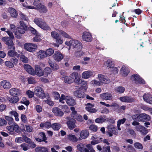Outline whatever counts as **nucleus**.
<instances>
[{
    "mask_svg": "<svg viewBox=\"0 0 152 152\" xmlns=\"http://www.w3.org/2000/svg\"><path fill=\"white\" fill-rule=\"evenodd\" d=\"M65 44L69 46V50L71 48L80 50L82 48V43L80 42L75 39H72L69 41H66Z\"/></svg>",
    "mask_w": 152,
    "mask_h": 152,
    "instance_id": "obj_1",
    "label": "nucleus"
},
{
    "mask_svg": "<svg viewBox=\"0 0 152 152\" xmlns=\"http://www.w3.org/2000/svg\"><path fill=\"white\" fill-rule=\"evenodd\" d=\"M77 150L80 152H95L92 146L90 144L86 145V146L83 143H80L77 146Z\"/></svg>",
    "mask_w": 152,
    "mask_h": 152,
    "instance_id": "obj_2",
    "label": "nucleus"
},
{
    "mask_svg": "<svg viewBox=\"0 0 152 152\" xmlns=\"http://www.w3.org/2000/svg\"><path fill=\"white\" fill-rule=\"evenodd\" d=\"M24 47L26 50L31 52H34L37 48L36 45L30 43L25 44Z\"/></svg>",
    "mask_w": 152,
    "mask_h": 152,
    "instance_id": "obj_3",
    "label": "nucleus"
},
{
    "mask_svg": "<svg viewBox=\"0 0 152 152\" xmlns=\"http://www.w3.org/2000/svg\"><path fill=\"white\" fill-rule=\"evenodd\" d=\"M34 93L36 96L39 97L43 98L45 96L43 89L40 87H36L34 90Z\"/></svg>",
    "mask_w": 152,
    "mask_h": 152,
    "instance_id": "obj_4",
    "label": "nucleus"
},
{
    "mask_svg": "<svg viewBox=\"0 0 152 152\" xmlns=\"http://www.w3.org/2000/svg\"><path fill=\"white\" fill-rule=\"evenodd\" d=\"M150 116L145 113H141L139 114L138 121H149L151 120Z\"/></svg>",
    "mask_w": 152,
    "mask_h": 152,
    "instance_id": "obj_5",
    "label": "nucleus"
},
{
    "mask_svg": "<svg viewBox=\"0 0 152 152\" xmlns=\"http://www.w3.org/2000/svg\"><path fill=\"white\" fill-rule=\"evenodd\" d=\"M98 78L100 81L102 83V85L103 83H108L111 81L110 79L106 76L101 74L98 75Z\"/></svg>",
    "mask_w": 152,
    "mask_h": 152,
    "instance_id": "obj_6",
    "label": "nucleus"
},
{
    "mask_svg": "<svg viewBox=\"0 0 152 152\" xmlns=\"http://www.w3.org/2000/svg\"><path fill=\"white\" fill-rule=\"evenodd\" d=\"M72 76L74 77V81L78 85H81L84 81L79 77L78 73L74 72L72 73Z\"/></svg>",
    "mask_w": 152,
    "mask_h": 152,
    "instance_id": "obj_7",
    "label": "nucleus"
},
{
    "mask_svg": "<svg viewBox=\"0 0 152 152\" xmlns=\"http://www.w3.org/2000/svg\"><path fill=\"white\" fill-rule=\"evenodd\" d=\"M131 79L132 81H134L136 83H145V81L137 74H134L131 76Z\"/></svg>",
    "mask_w": 152,
    "mask_h": 152,
    "instance_id": "obj_8",
    "label": "nucleus"
},
{
    "mask_svg": "<svg viewBox=\"0 0 152 152\" xmlns=\"http://www.w3.org/2000/svg\"><path fill=\"white\" fill-rule=\"evenodd\" d=\"M119 99L122 102L127 103H132L135 101L134 98L127 96L120 97Z\"/></svg>",
    "mask_w": 152,
    "mask_h": 152,
    "instance_id": "obj_9",
    "label": "nucleus"
},
{
    "mask_svg": "<svg viewBox=\"0 0 152 152\" xmlns=\"http://www.w3.org/2000/svg\"><path fill=\"white\" fill-rule=\"evenodd\" d=\"M101 98L106 100H112L113 98L111 93L106 92L100 94Z\"/></svg>",
    "mask_w": 152,
    "mask_h": 152,
    "instance_id": "obj_10",
    "label": "nucleus"
},
{
    "mask_svg": "<svg viewBox=\"0 0 152 152\" xmlns=\"http://www.w3.org/2000/svg\"><path fill=\"white\" fill-rule=\"evenodd\" d=\"M26 30V29L21 27H17V30L15 32V37L18 39L20 38L21 35L22 34H24Z\"/></svg>",
    "mask_w": 152,
    "mask_h": 152,
    "instance_id": "obj_11",
    "label": "nucleus"
},
{
    "mask_svg": "<svg viewBox=\"0 0 152 152\" xmlns=\"http://www.w3.org/2000/svg\"><path fill=\"white\" fill-rule=\"evenodd\" d=\"M82 38L83 40L87 42H90L92 39L91 34L88 32L86 31L83 32Z\"/></svg>",
    "mask_w": 152,
    "mask_h": 152,
    "instance_id": "obj_12",
    "label": "nucleus"
},
{
    "mask_svg": "<svg viewBox=\"0 0 152 152\" xmlns=\"http://www.w3.org/2000/svg\"><path fill=\"white\" fill-rule=\"evenodd\" d=\"M10 94L12 96H17L20 95L21 93L20 90L18 88H12L9 91Z\"/></svg>",
    "mask_w": 152,
    "mask_h": 152,
    "instance_id": "obj_13",
    "label": "nucleus"
},
{
    "mask_svg": "<svg viewBox=\"0 0 152 152\" xmlns=\"http://www.w3.org/2000/svg\"><path fill=\"white\" fill-rule=\"evenodd\" d=\"M63 55L59 51H55L54 55L53 56V59L57 61H60L64 58Z\"/></svg>",
    "mask_w": 152,
    "mask_h": 152,
    "instance_id": "obj_14",
    "label": "nucleus"
},
{
    "mask_svg": "<svg viewBox=\"0 0 152 152\" xmlns=\"http://www.w3.org/2000/svg\"><path fill=\"white\" fill-rule=\"evenodd\" d=\"M135 129L137 131L140 132L142 135H145L148 132V129L141 125L137 126L135 127Z\"/></svg>",
    "mask_w": 152,
    "mask_h": 152,
    "instance_id": "obj_15",
    "label": "nucleus"
},
{
    "mask_svg": "<svg viewBox=\"0 0 152 152\" xmlns=\"http://www.w3.org/2000/svg\"><path fill=\"white\" fill-rule=\"evenodd\" d=\"M93 72L91 71H86L84 72L82 74V77L85 79L89 78L93 75Z\"/></svg>",
    "mask_w": 152,
    "mask_h": 152,
    "instance_id": "obj_16",
    "label": "nucleus"
},
{
    "mask_svg": "<svg viewBox=\"0 0 152 152\" xmlns=\"http://www.w3.org/2000/svg\"><path fill=\"white\" fill-rule=\"evenodd\" d=\"M24 67L25 69L29 74L33 75L36 74L34 69L29 65L28 64H25L24 65Z\"/></svg>",
    "mask_w": 152,
    "mask_h": 152,
    "instance_id": "obj_17",
    "label": "nucleus"
},
{
    "mask_svg": "<svg viewBox=\"0 0 152 152\" xmlns=\"http://www.w3.org/2000/svg\"><path fill=\"white\" fill-rule=\"evenodd\" d=\"M1 85L5 89H8L11 87V84L8 81L4 80L1 82Z\"/></svg>",
    "mask_w": 152,
    "mask_h": 152,
    "instance_id": "obj_18",
    "label": "nucleus"
},
{
    "mask_svg": "<svg viewBox=\"0 0 152 152\" xmlns=\"http://www.w3.org/2000/svg\"><path fill=\"white\" fill-rule=\"evenodd\" d=\"M129 72V68L123 65L120 70L121 74L124 77L126 76Z\"/></svg>",
    "mask_w": 152,
    "mask_h": 152,
    "instance_id": "obj_19",
    "label": "nucleus"
},
{
    "mask_svg": "<svg viewBox=\"0 0 152 152\" xmlns=\"http://www.w3.org/2000/svg\"><path fill=\"white\" fill-rule=\"evenodd\" d=\"M35 152H50L49 148L48 147L39 146L37 147L35 149Z\"/></svg>",
    "mask_w": 152,
    "mask_h": 152,
    "instance_id": "obj_20",
    "label": "nucleus"
},
{
    "mask_svg": "<svg viewBox=\"0 0 152 152\" xmlns=\"http://www.w3.org/2000/svg\"><path fill=\"white\" fill-rule=\"evenodd\" d=\"M52 111L55 115L58 116H62L64 114L63 112L61 111L60 109L57 107L53 108Z\"/></svg>",
    "mask_w": 152,
    "mask_h": 152,
    "instance_id": "obj_21",
    "label": "nucleus"
},
{
    "mask_svg": "<svg viewBox=\"0 0 152 152\" xmlns=\"http://www.w3.org/2000/svg\"><path fill=\"white\" fill-rule=\"evenodd\" d=\"M72 73L69 76H65L62 78L64 82L66 83L70 84L72 83L74 81V77L72 75Z\"/></svg>",
    "mask_w": 152,
    "mask_h": 152,
    "instance_id": "obj_22",
    "label": "nucleus"
},
{
    "mask_svg": "<svg viewBox=\"0 0 152 152\" xmlns=\"http://www.w3.org/2000/svg\"><path fill=\"white\" fill-rule=\"evenodd\" d=\"M94 105L91 104V103H88L86 104V107L85 108L86 110L91 113H96L97 110L94 108Z\"/></svg>",
    "mask_w": 152,
    "mask_h": 152,
    "instance_id": "obj_23",
    "label": "nucleus"
},
{
    "mask_svg": "<svg viewBox=\"0 0 152 152\" xmlns=\"http://www.w3.org/2000/svg\"><path fill=\"white\" fill-rule=\"evenodd\" d=\"M104 65L108 68H112L115 66L114 62L112 59H108L104 62Z\"/></svg>",
    "mask_w": 152,
    "mask_h": 152,
    "instance_id": "obj_24",
    "label": "nucleus"
},
{
    "mask_svg": "<svg viewBox=\"0 0 152 152\" xmlns=\"http://www.w3.org/2000/svg\"><path fill=\"white\" fill-rule=\"evenodd\" d=\"M66 102L69 106H73L76 104L75 100L70 96H66Z\"/></svg>",
    "mask_w": 152,
    "mask_h": 152,
    "instance_id": "obj_25",
    "label": "nucleus"
},
{
    "mask_svg": "<svg viewBox=\"0 0 152 152\" xmlns=\"http://www.w3.org/2000/svg\"><path fill=\"white\" fill-rule=\"evenodd\" d=\"M144 100L146 102L152 104V98L148 93L145 94L143 96Z\"/></svg>",
    "mask_w": 152,
    "mask_h": 152,
    "instance_id": "obj_26",
    "label": "nucleus"
},
{
    "mask_svg": "<svg viewBox=\"0 0 152 152\" xmlns=\"http://www.w3.org/2000/svg\"><path fill=\"white\" fill-rule=\"evenodd\" d=\"M74 94L75 96L78 98H83L85 96V93L80 90H77L75 91L74 92Z\"/></svg>",
    "mask_w": 152,
    "mask_h": 152,
    "instance_id": "obj_27",
    "label": "nucleus"
},
{
    "mask_svg": "<svg viewBox=\"0 0 152 152\" xmlns=\"http://www.w3.org/2000/svg\"><path fill=\"white\" fill-rule=\"evenodd\" d=\"M39 66H35V72L36 74L38 76L40 77L44 75L43 71H42V69L39 68Z\"/></svg>",
    "mask_w": 152,
    "mask_h": 152,
    "instance_id": "obj_28",
    "label": "nucleus"
},
{
    "mask_svg": "<svg viewBox=\"0 0 152 152\" xmlns=\"http://www.w3.org/2000/svg\"><path fill=\"white\" fill-rule=\"evenodd\" d=\"M37 54L38 58L40 59L47 57L45 52V51L43 50H39L37 53Z\"/></svg>",
    "mask_w": 152,
    "mask_h": 152,
    "instance_id": "obj_29",
    "label": "nucleus"
},
{
    "mask_svg": "<svg viewBox=\"0 0 152 152\" xmlns=\"http://www.w3.org/2000/svg\"><path fill=\"white\" fill-rule=\"evenodd\" d=\"M8 11L12 17L16 18L17 17L18 13L14 9L12 8H10L8 9Z\"/></svg>",
    "mask_w": 152,
    "mask_h": 152,
    "instance_id": "obj_30",
    "label": "nucleus"
},
{
    "mask_svg": "<svg viewBox=\"0 0 152 152\" xmlns=\"http://www.w3.org/2000/svg\"><path fill=\"white\" fill-rule=\"evenodd\" d=\"M8 55L11 57L16 56L17 57H19V55L15 51V49L10 50L8 52Z\"/></svg>",
    "mask_w": 152,
    "mask_h": 152,
    "instance_id": "obj_31",
    "label": "nucleus"
},
{
    "mask_svg": "<svg viewBox=\"0 0 152 152\" xmlns=\"http://www.w3.org/2000/svg\"><path fill=\"white\" fill-rule=\"evenodd\" d=\"M7 99L9 102L13 104L16 103L19 100L18 97H8Z\"/></svg>",
    "mask_w": 152,
    "mask_h": 152,
    "instance_id": "obj_32",
    "label": "nucleus"
},
{
    "mask_svg": "<svg viewBox=\"0 0 152 152\" xmlns=\"http://www.w3.org/2000/svg\"><path fill=\"white\" fill-rule=\"evenodd\" d=\"M88 132L86 130L82 131L80 134V137L83 139L86 138L88 136Z\"/></svg>",
    "mask_w": 152,
    "mask_h": 152,
    "instance_id": "obj_33",
    "label": "nucleus"
},
{
    "mask_svg": "<svg viewBox=\"0 0 152 152\" xmlns=\"http://www.w3.org/2000/svg\"><path fill=\"white\" fill-rule=\"evenodd\" d=\"M51 127L54 130H58L61 127V125L58 123H55L51 125Z\"/></svg>",
    "mask_w": 152,
    "mask_h": 152,
    "instance_id": "obj_34",
    "label": "nucleus"
},
{
    "mask_svg": "<svg viewBox=\"0 0 152 152\" xmlns=\"http://www.w3.org/2000/svg\"><path fill=\"white\" fill-rule=\"evenodd\" d=\"M51 124L49 122H46L41 123L40 124L41 127H45L46 129H49L51 127Z\"/></svg>",
    "mask_w": 152,
    "mask_h": 152,
    "instance_id": "obj_35",
    "label": "nucleus"
},
{
    "mask_svg": "<svg viewBox=\"0 0 152 152\" xmlns=\"http://www.w3.org/2000/svg\"><path fill=\"white\" fill-rule=\"evenodd\" d=\"M42 29L44 30H48L49 29L50 27L48 24L44 21L39 26Z\"/></svg>",
    "mask_w": 152,
    "mask_h": 152,
    "instance_id": "obj_36",
    "label": "nucleus"
},
{
    "mask_svg": "<svg viewBox=\"0 0 152 152\" xmlns=\"http://www.w3.org/2000/svg\"><path fill=\"white\" fill-rule=\"evenodd\" d=\"M6 44L8 45L9 49H14L15 47L13 46V43L12 41L10 39L7 41Z\"/></svg>",
    "mask_w": 152,
    "mask_h": 152,
    "instance_id": "obj_37",
    "label": "nucleus"
},
{
    "mask_svg": "<svg viewBox=\"0 0 152 152\" xmlns=\"http://www.w3.org/2000/svg\"><path fill=\"white\" fill-rule=\"evenodd\" d=\"M5 118L8 121V124L10 125H13L14 124L13 119L11 117L8 116H5Z\"/></svg>",
    "mask_w": 152,
    "mask_h": 152,
    "instance_id": "obj_38",
    "label": "nucleus"
},
{
    "mask_svg": "<svg viewBox=\"0 0 152 152\" xmlns=\"http://www.w3.org/2000/svg\"><path fill=\"white\" fill-rule=\"evenodd\" d=\"M114 128H115V126L113 125H110L108 126L107 129L108 130L107 132V133L110 137L113 136V134L112 133H111V130L114 129Z\"/></svg>",
    "mask_w": 152,
    "mask_h": 152,
    "instance_id": "obj_39",
    "label": "nucleus"
},
{
    "mask_svg": "<svg viewBox=\"0 0 152 152\" xmlns=\"http://www.w3.org/2000/svg\"><path fill=\"white\" fill-rule=\"evenodd\" d=\"M9 114L11 115H13L15 117L16 121H19L18 114L16 111H11L9 113Z\"/></svg>",
    "mask_w": 152,
    "mask_h": 152,
    "instance_id": "obj_40",
    "label": "nucleus"
},
{
    "mask_svg": "<svg viewBox=\"0 0 152 152\" xmlns=\"http://www.w3.org/2000/svg\"><path fill=\"white\" fill-rule=\"evenodd\" d=\"M115 90L117 92L121 94L124 93L125 91V89L123 87L119 86L115 87Z\"/></svg>",
    "mask_w": 152,
    "mask_h": 152,
    "instance_id": "obj_41",
    "label": "nucleus"
},
{
    "mask_svg": "<svg viewBox=\"0 0 152 152\" xmlns=\"http://www.w3.org/2000/svg\"><path fill=\"white\" fill-rule=\"evenodd\" d=\"M67 124L69 128L71 130L74 128L76 126L75 123L71 121H67Z\"/></svg>",
    "mask_w": 152,
    "mask_h": 152,
    "instance_id": "obj_42",
    "label": "nucleus"
},
{
    "mask_svg": "<svg viewBox=\"0 0 152 152\" xmlns=\"http://www.w3.org/2000/svg\"><path fill=\"white\" fill-rule=\"evenodd\" d=\"M47 57L51 56L54 52V50L51 48H50L46 50L45 51Z\"/></svg>",
    "mask_w": 152,
    "mask_h": 152,
    "instance_id": "obj_43",
    "label": "nucleus"
},
{
    "mask_svg": "<svg viewBox=\"0 0 152 152\" xmlns=\"http://www.w3.org/2000/svg\"><path fill=\"white\" fill-rule=\"evenodd\" d=\"M38 9L39 10L40 12L44 13L47 12L48 11L47 8L45 5L42 4Z\"/></svg>",
    "mask_w": 152,
    "mask_h": 152,
    "instance_id": "obj_44",
    "label": "nucleus"
},
{
    "mask_svg": "<svg viewBox=\"0 0 152 152\" xmlns=\"http://www.w3.org/2000/svg\"><path fill=\"white\" fill-rule=\"evenodd\" d=\"M68 139L72 142H76L77 140V138L75 135L72 134H69L68 135Z\"/></svg>",
    "mask_w": 152,
    "mask_h": 152,
    "instance_id": "obj_45",
    "label": "nucleus"
},
{
    "mask_svg": "<svg viewBox=\"0 0 152 152\" xmlns=\"http://www.w3.org/2000/svg\"><path fill=\"white\" fill-rule=\"evenodd\" d=\"M51 70L50 68L49 67L45 68L43 71L44 75L45 76H47L51 72Z\"/></svg>",
    "mask_w": 152,
    "mask_h": 152,
    "instance_id": "obj_46",
    "label": "nucleus"
},
{
    "mask_svg": "<svg viewBox=\"0 0 152 152\" xmlns=\"http://www.w3.org/2000/svg\"><path fill=\"white\" fill-rule=\"evenodd\" d=\"M33 4L34 7L37 8V9H38L42 5L39 0H34Z\"/></svg>",
    "mask_w": 152,
    "mask_h": 152,
    "instance_id": "obj_47",
    "label": "nucleus"
},
{
    "mask_svg": "<svg viewBox=\"0 0 152 152\" xmlns=\"http://www.w3.org/2000/svg\"><path fill=\"white\" fill-rule=\"evenodd\" d=\"M49 64L50 67L54 70H57L59 68L58 65L55 63L53 64L52 62H49Z\"/></svg>",
    "mask_w": 152,
    "mask_h": 152,
    "instance_id": "obj_48",
    "label": "nucleus"
},
{
    "mask_svg": "<svg viewBox=\"0 0 152 152\" xmlns=\"http://www.w3.org/2000/svg\"><path fill=\"white\" fill-rule=\"evenodd\" d=\"M60 34L64 37L66 38L70 39L71 38V37L68 34L62 30L60 31Z\"/></svg>",
    "mask_w": 152,
    "mask_h": 152,
    "instance_id": "obj_49",
    "label": "nucleus"
},
{
    "mask_svg": "<svg viewBox=\"0 0 152 152\" xmlns=\"http://www.w3.org/2000/svg\"><path fill=\"white\" fill-rule=\"evenodd\" d=\"M34 21L37 25L39 26L42 23L43 20L41 18H36L34 20Z\"/></svg>",
    "mask_w": 152,
    "mask_h": 152,
    "instance_id": "obj_50",
    "label": "nucleus"
},
{
    "mask_svg": "<svg viewBox=\"0 0 152 152\" xmlns=\"http://www.w3.org/2000/svg\"><path fill=\"white\" fill-rule=\"evenodd\" d=\"M20 58V60L23 63H27L28 62V58L23 55H21Z\"/></svg>",
    "mask_w": 152,
    "mask_h": 152,
    "instance_id": "obj_51",
    "label": "nucleus"
},
{
    "mask_svg": "<svg viewBox=\"0 0 152 152\" xmlns=\"http://www.w3.org/2000/svg\"><path fill=\"white\" fill-rule=\"evenodd\" d=\"M19 15L21 19L27 21H28V17L26 15L23 14L21 12L19 13Z\"/></svg>",
    "mask_w": 152,
    "mask_h": 152,
    "instance_id": "obj_52",
    "label": "nucleus"
},
{
    "mask_svg": "<svg viewBox=\"0 0 152 152\" xmlns=\"http://www.w3.org/2000/svg\"><path fill=\"white\" fill-rule=\"evenodd\" d=\"M70 109L72 111L71 114V116L72 117L74 118L75 116L77 114L76 111L75 110V108L74 107H70Z\"/></svg>",
    "mask_w": 152,
    "mask_h": 152,
    "instance_id": "obj_53",
    "label": "nucleus"
},
{
    "mask_svg": "<svg viewBox=\"0 0 152 152\" xmlns=\"http://www.w3.org/2000/svg\"><path fill=\"white\" fill-rule=\"evenodd\" d=\"M66 96L63 94L61 95L59 98V102L61 103L64 104L65 103L64 100H66Z\"/></svg>",
    "mask_w": 152,
    "mask_h": 152,
    "instance_id": "obj_54",
    "label": "nucleus"
},
{
    "mask_svg": "<svg viewBox=\"0 0 152 152\" xmlns=\"http://www.w3.org/2000/svg\"><path fill=\"white\" fill-rule=\"evenodd\" d=\"M91 82L93 85L96 86H100L102 85V83L99 80L98 81L96 80H94L91 81Z\"/></svg>",
    "mask_w": 152,
    "mask_h": 152,
    "instance_id": "obj_55",
    "label": "nucleus"
},
{
    "mask_svg": "<svg viewBox=\"0 0 152 152\" xmlns=\"http://www.w3.org/2000/svg\"><path fill=\"white\" fill-rule=\"evenodd\" d=\"M55 99L56 100H58L60 98V95L56 91H54L52 93Z\"/></svg>",
    "mask_w": 152,
    "mask_h": 152,
    "instance_id": "obj_56",
    "label": "nucleus"
},
{
    "mask_svg": "<svg viewBox=\"0 0 152 152\" xmlns=\"http://www.w3.org/2000/svg\"><path fill=\"white\" fill-rule=\"evenodd\" d=\"M34 92L30 90H28L26 92V94L29 98H31L33 97L34 95Z\"/></svg>",
    "mask_w": 152,
    "mask_h": 152,
    "instance_id": "obj_57",
    "label": "nucleus"
},
{
    "mask_svg": "<svg viewBox=\"0 0 152 152\" xmlns=\"http://www.w3.org/2000/svg\"><path fill=\"white\" fill-rule=\"evenodd\" d=\"M25 128L26 131L28 132H32L33 129V127L28 125H26Z\"/></svg>",
    "mask_w": 152,
    "mask_h": 152,
    "instance_id": "obj_58",
    "label": "nucleus"
},
{
    "mask_svg": "<svg viewBox=\"0 0 152 152\" xmlns=\"http://www.w3.org/2000/svg\"><path fill=\"white\" fill-rule=\"evenodd\" d=\"M5 64L7 67L11 68L14 67V64L11 62L10 61H6L5 62Z\"/></svg>",
    "mask_w": 152,
    "mask_h": 152,
    "instance_id": "obj_59",
    "label": "nucleus"
},
{
    "mask_svg": "<svg viewBox=\"0 0 152 152\" xmlns=\"http://www.w3.org/2000/svg\"><path fill=\"white\" fill-rule=\"evenodd\" d=\"M83 89L85 90H87L88 88V85L86 81H83L80 85Z\"/></svg>",
    "mask_w": 152,
    "mask_h": 152,
    "instance_id": "obj_60",
    "label": "nucleus"
},
{
    "mask_svg": "<svg viewBox=\"0 0 152 152\" xmlns=\"http://www.w3.org/2000/svg\"><path fill=\"white\" fill-rule=\"evenodd\" d=\"M20 146L22 148L24 151H26L28 149V145L26 143H24L21 144Z\"/></svg>",
    "mask_w": 152,
    "mask_h": 152,
    "instance_id": "obj_61",
    "label": "nucleus"
},
{
    "mask_svg": "<svg viewBox=\"0 0 152 152\" xmlns=\"http://www.w3.org/2000/svg\"><path fill=\"white\" fill-rule=\"evenodd\" d=\"M134 145L135 148L138 149H142L143 148L142 144L139 142H136L134 144Z\"/></svg>",
    "mask_w": 152,
    "mask_h": 152,
    "instance_id": "obj_62",
    "label": "nucleus"
},
{
    "mask_svg": "<svg viewBox=\"0 0 152 152\" xmlns=\"http://www.w3.org/2000/svg\"><path fill=\"white\" fill-rule=\"evenodd\" d=\"M110 152V147L109 146L103 147L102 152Z\"/></svg>",
    "mask_w": 152,
    "mask_h": 152,
    "instance_id": "obj_63",
    "label": "nucleus"
},
{
    "mask_svg": "<svg viewBox=\"0 0 152 152\" xmlns=\"http://www.w3.org/2000/svg\"><path fill=\"white\" fill-rule=\"evenodd\" d=\"M28 81L29 84H34L36 82V81L34 77H31L28 79Z\"/></svg>",
    "mask_w": 152,
    "mask_h": 152,
    "instance_id": "obj_64",
    "label": "nucleus"
}]
</instances>
